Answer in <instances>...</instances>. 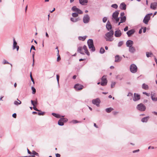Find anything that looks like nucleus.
<instances>
[{
    "label": "nucleus",
    "mask_w": 157,
    "mask_h": 157,
    "mask_svg": "<svg viewBox=\"0 0 157 157\" xmlns=\"http://www.w3.org/2000/svg\"><path fill=\"white\" fill-rule=\"evenodd\" d=\"M114 32L113 30H110L105 34V38L106 41L111 42L113 40V38Z\"/></svg>",
    "instance_id": "f257e3e1"
},
{
    "label": "nucleus",
    "mask_w": 157,
    "mask_h": 157,
    "mask_svg": "<svg viewBox=\"0 0 157 157\" xmlns=\"http://www.w3.org/2000/svg\"><path fill=\"white\" fill-rule=\"evenodd\" d=\"M119 12L118 11H116L113 14L112 17V21L116 23H117L119 21L120 17H118Z\"/></svg>",
    "instance_id": "f03ea898"
},
{
    "label": "nucleus",
    "mask_w": 157,
    "mask_h": 157,
    "mask_svg": "<svg viewBox=\"0 0 157 157\" xmlns=\"http://www.w3.org/2000/svg\"><path fill=\"white\" fill-rule=\"evenodd\" d=\"M87 44L89 49H91L92 52L95 51V48L94 45L93 41L92 39H89L87 41Z\"/></svg>",
    "instance_id": "7ed1b4c3"
},
{
    "label": "nucleus",
    "mask_w": 157,
    "mask_h": 157,
    "mask_svg": "<svg viewBox=\"0 0 157 157\" xmlns=\"http://www.w3.org/2000/svg\"><path fill=\"white\" fill-rule=\"evenodd\" d=\"M130 70L132 73H135L137 71V67L135 64H132L130 66Z\"/></svg>",
    "instance_id": "20e7f679"
},
{
    "label": "nucleus",
    "mask_w": 157,
    "mask_h": 157,
    "mask_svg": "<svg viewBox=\"0 0 157 157\" xmlns=\"http://www.w3.org/2000/svg\"><path fill=\"white\" fill-rule=\"evenodd\" d=\"M136 108L138 110L141 111H144L146 109V107L144 105L141 103L137 105Z\"/></svg>",
    "instance_id": "39448f33"
},
{
    "label": "nucleus",
    "mask_w": 157,
    "mask_h": 157,
    "mask_svg": "<svg viewBox=\"0 0 157 157\" xmlns=\"http://www.w3.org/2000/svg\"><path fill=\"white\" fill-rule=\"evenodd\" d=\"M71 10L74 12H75L79 14H82L83 13L82 11L80 10L79 9L77 8V7L75 6H73L71 8Z\"/></svg>",
    "instance_id": "423d86ee"
},
{
    "label": "nucleus",
    "mask_w": 157,
    "mask_h": 157,
    "mask_svg": "<svg viewBox=\"0 0 157 157\" xmlns=\"http://www.w3.org/2000/svg\"><path fill=\"white\" fill-rule=\"evenodd\" d=\"M105 77L106 76L104 75L101 78V85L102 86H105L107 85V81Z\"/></svg>",
    "instance_id": "0eeeda50"
},
{
    "label": "nucleus",
    "mask_w": 157,
    "mask_h": 157,
    "mask_svg": "<svg viewBox=\"0 0 157 157\" xmlns=\"http://www.w3.org/2000/svg\"><path fill=\"white\" fill-rule=\"evenodd\" d=\"M90 17L87 14L85 15L83 18V22L85 24L88 23L90 21Z\"/></svg>",
    "instance_id": "6e6552de"
},
{
    "label": "nucleus",
    "mask_w": 157,
    "mask_h": 157,
    "mask_svg": "<svg viewBox=\"0 0 157 157\" xmlns=\"http://www.w3.org/2000/svg\"><path fill=\"white\" fill-rule=\"evenodd\" d=\"M101 102L100 100L98 98H97L96 99H93L92 101V103L93 104L96 105L97 106H99V104Z\"/></svg>",
    "instance_id": "1a4fd4ad"
},
{
    "label": "nucleus",
    "mask_w": 157,
    "mask_h": 157,
    "mask_svg": "<svg viewBox=\"0 0 157 157\" xmlns=\"http://www.w3.org/2000/svg\"><path fill=\"white\" fill-rule=\"evenodd\" d=\"M121 31L119 29L117 30L114 32V36L116 37H120L121 36Z\"/></svg>",
    "instance_id": "9d476101"
},
{
    "label": "nucleus",
    "mask_w": 157,
    "mask_h": 157,
    "mask_svg": "<svg viewBox=\"0 0 157 157\" xmlns=\"http://www.w3.org/2000/svg\"><path fill=\"white\" fill-rule=\"evenodd\" d=\"M17 42L15 40V39L14 38L13 39V50H14L16 48L17 51H18L19 49V46L18 45H17Z\"/></svg>",
    "instance_id": "9b49d317"
},
{
    "label": "nucleus",
    "mask_w": 157,
    "mask_h": 157,
    "mask_svg": "<svg viewBox=\"0 0 157 157\" xmlns=\"http://www.w3.org/2000/svg\"><path fill=\"white\" fill-rule=\"evenodd\" d=\"M133 43H134L133 41L131 40H128L126 41V45L127 47L129 48L132 46V45L133 44Z\"/></svg>",
    "instance_id": "f8f14e48"
},
{
    "label": "nucleus",
    "mask_w": 157,
    "mask_h": 157,
    "mask_svg": "<svg viewBox=\"0 0 157 157\" xmlns=\"http://www.w3.org/2000/svg\"><path fill=\"white\" fill-rule=\"evenodd\" d=\"M83 86L82 85H80L79 84H76L74 86V88L76 90H82L83 88Z\"/></svg>",
    "instance_id": "ddd939ff"
},
{
    "label": "nucleus",
    "mask_w": 157,
    "mask_h": 157,
    "mask_svg": "<svg viewBox=\"0 0 157 157\" xmlns=\"http://www.w3.org/2000/svg\"><path fill=\"white\" fill-rule=\"evenodd\" d=\"M150 19V17L147 16L146 15L144 17L143 20V22L146 24H147L148 21Z\"/></svg>",
    "instance_id": "4468645a"
},
{
    "label": "nucleus",
    "mask_w": 157,
    "mask_h": 157,
    "mask_svg": "<svg viewBox=\"0 0 157 157\" xmlns=\"http://www.w3.org/2000/svg\"><path fill=\"white\" fill-rule=\"evenodd\" d=\"M157 7V2H154L151 4L150 8L153 10H155Z\"/></svg>",
    "instance_id": "2eb2a0df"
},
{
    "label": "nucleus",
    "mask_w": 157,
    "mask_h": 157,
    "mask_svg": "<svg viewBox=\"0 0 157 157\" xmlns=\"http://www.w3.org/2000/svg\"><path fill=\"white\" fill-rule=\"evenodd\" d=\"M140 96L138 94L135 93L133 98V100L134 101H136L139 100L140 99Z\"/></svg>",
    "instance_id": "dca6fc26"
},
{
    "label": "nucleus",
    "mask_w": 157,
    "mask_h": 157,
    "mask_svg": "<svg viewBox=\"0 0 157 157\" xmlns=\"http://www.w3.org/2000/svg\"><path fill=\"white\" fill-rule=\"evenodd\" d=\"M32 154L33 155H29L28 156H22L21 157H34L35 156L34 155H36L38 156H39V155L38 153L34 151H33L32 152Z\"/></svg>",
    "instance_id": "f3484780"
},
{
    "label": "nucleus",
    "mask_w": 157,
    "mask_h": 157,
    "mask_svg": "<svg viewBox=\"0 0 157 157\" xmlns=\"http://www.w3.org/2000/svg\"><path fill=\"white\" fill-rule=\"evenodd\" d=\"M135 32V31L134 29H132L130 30H129V31H128L126 33L127 34L128 36V37L132 35Z\"/></svg>",
    "instance_id": "a211bd4d"
},
{
    "label": "nucleus",
    "mask_w": 157,
    "mask_h": 157,
    "mask_svg": "<svg viewBox=\"0 0 157 157\" xmlns=\"http://www.w3.org/2000/svg\"><path fill=\"white\" fill-rule=\"evenodd\" d=\"M120 8L122 10H125L126 9V5L124 2H122L120 5Z\"/></svg>",
    "instance_id": "6ab92c4d"
},
{
    "label": "nucleus",
    "mask_w": 157,
    "mask_h": 157,
    "mask_svg": "<svg viewBox=\"0 0 157 157\" xmlns=\"http://www.w3.org/2000/svg\"><path fill=\"white\" fill-rule=\"evenodd\" d=\"M122 58L118 55H117L115 56V62H119L121 60Z\"/></svg>",
    "instance_id": "aec40b11"
},
{
    "label": "nucleus",
    "mask_w": 157,
    "mask_h": 157,
    "mask_svg": "<svg viewBox=\"0 0 157 157\" xmlns=\"http://www.w3.org/2000/svg\"><path fill=\"white\" fill-rule=\"evenodd\" d=\"M106 28L109 31L112 29V25L109 21H108L106 26Z\"/></svg>",
    "instance_id": "412c9836"
},
{
    "label": "nucleus",
    "mask_w": 157,
    "mask_h": 157,
    "mask_svg": "<svg viewBox=\"0 0 157 157\" xmlns=\"http://www.w3.org/2000/svg\"><path fill=\"white\" fill-rule=\"evenodd\" d=\"M128 51L130 53H134L136 51V49L135 48L132 46L129 48Z\"/></svg>",
    "instance_id": "4be33fe9"
},
{
    "label": "nucleus",
    "mask_w": 157,
    "mask_h": 157,
    "mask_svg": "<svg viewBox=\"0 0 157 157\" xmlns=\"http://www.w3.org/2000/svg\"><path fill=\"white\" fill-rule=\"evenodd\" d=\"M80 4L82 5H85L88 2L87 0H79Z\"/></svg>",
    "instance_id": "5701e85b"
},
{
    "label": "nucleus",
    "mask_w": 157,
    "mask_h": 157,
    "mask_svg": "<svg viewBox=\"0 0 157 157\" xmlns=\"http://www.w3.org/2000/svg\"><path fill=\"white\" fill-rule=\"evenodd\" d=\"M83 49L85 50V53L88 55L89 56L90 55V53L87 50V47L84 45L83 47Z\"/></svg>",
    "instance_id": "b1692460"
},
{
    "label": "nucleus",
    "mask_w": 157,
    "mask_h": 157,
    "mask_svg": "<svg viewBox=\"0 0 157 157\" xmlns=\"http://www.w3.org/2000/svg\"><path fill=\"white\" fill-rule=\"evenodd\" d=\"M142 87L143 89L146 90H148L149 89L148 86L145 83L143 84L142 86Z\"/></svg>",
    "instance_id": "393cba45"
},
{
    "label": "nucleus",
    "mask_w": 157,
    "mask_h": 157,
    "mask_svg": "<svg viewBox=\"0 0 157 157\" xmlns=\"http://www.w3.org/2000/svg\"><path fill=\"white\" fill-rule=\"evenodd\" d=\"M151 98L152 100L154 101H157V97L155 98L154 94H151Z\"/></svg>",
    "instance_id": "a878e982"
},
{
    "label": "nucleus",
    "mask_w": 157,
    "mask_h": 157,
    "mask_svg": "<svg viewBox=\"0 0 157 157\" xmlns=\"http://www.w3.org/2000/svg\"><path fill=\"white\" fill-rule=\"evenodd\" d=\"M80 19L79 17L77 18H71V20L74 22H77Z\"/></svg>",
    "instance_id": "bb28decb"
},
{
    "label": "nucleus",
    "mask_w": 157,
    "mask_h": 157,
    "mask_svg": "<svg viewBox=\"0 0 157 157\" xmlns=\"http://www.w3.org/2000/svg\"><path fill=\"white\" fill-rule=\"evenodd\" d=\"M31 102L32 105L33 106V109L34 110L37 111H40V110H38L36 107L35 106L34 101L33 100H31Z\"/></svg>",
    "instance_id": "cd10ccee"
},
{
    "label": "nucleus",
    "mask_w": 157,
    "mask_h": 157,
    "mask_svg": "<svg viewBox=\"0 0 157 157\" xmlns=\"http://www.w3.org/2000/svg\"><path fill=\"white\" fill-rule=\"evenodd\" d=\"M58 124L60 126H63L64 125V123L61 118L59 120Z\"/></svg>",
    "instance_id": "c85d7f7f"
},
{
    "label": "nucleus",
    "mask_w": 157,
    "mask_h": 157,
    "mask_svg": "<svg viewBox=\"0 0 157 157\" xmlns=\"http://www.w3.org/2000/svg\"><path fill=\"white\" fill-rule=\"evenodd\" d=\"M149 117H145L141 119V121L143 122H147L148 119Z\"/></svg>",
    "instance_id": "c756f323"
},
{
    "label": "nucleus",
    "mask_w": 157,
    "mask_h": 157,
    "mask_svg": "<svg viewBox=\"0 0 157 157\" xmlns=\"http://www.w3.org/2000/svg\"><path fill=\"white\" fill-rule=\"evenodd\" d=\"M120 22H124L126 20V17L125 16L120 17Z\"/></svg>",
    "instance_id": "7c9ffc66"
},
{
    "label": "nucleus",
    "mask_w": 157,
    "mask_h": 157,
    "mask_svg": "<svg viewBox=\"0 0 157 157\" xmlns=\"http://www.w3.org/2000/svg\"><path fill=\"white\" fill-rule=\"evenodd\" d=\"M82 49L81 47H79L77 50L78 52L80 53L82 55H84V53L83 52H82Z\"/></svg>",
    "instance_id": "2f4dec72"
},
{
    "label": "nucleus",
    "mask_w": 157,
    "mask_h": 157,
    "mask_svg": "<svg viewBox=\"0 0 157 157\" xmlns=\"http://www.w3.org/2000/svg\"><path fill=\"white\" fill-rule=\"evenodd\" d=\"M113 109L111 107H109L105 109V110L106 112L108 113H110L113 110Z\"/></svg>",
    "instance_id": "473e14b6"
},
{
    "label": "nucleus",
    "mask_w": 157,
    "mask_h": 157,
    "mask_svg": "<svg viewBox=\"0 0 157 157\" xmlns=\"http://www.w3.org/2000/svg\"><path fill=\"white\" fill-rule=\"evenodd\" d=\"M86 37V36H80L78 37V39L79 40L84 41Z\"/></svg>",
    "instance_id": "72a5a7b5"
},
{
    "label": "nucleus",
    "mask_w": 157,
    "mask_h": 157,
    "mask_svg": "<svg viewBox=\"0 0 157 157\" xmlns=\"http://www.w3.org/2000/svg\"><path fill=\"white\" fill-rule=\"evenodd\" d=\"M146 55L147 57H151L152 56H153V54L151 52H146Z\"/></svg>",
    "instance_id": "f704fd0d"
},
{
    "label": "nucleus",
    "mask_w": 157,
    "mask_h": 157,
    "mask_svg": "<svg viewBox=\"0 0 157 157\" xmlns=\"http://www.w3.org/2000/svg\"><path fill=\"white\" fill-rule=\"evenodd\" d=\"M2 63L3 64H10L11 66V67H12V64L11 63H9V62H8V61H7L5 59L3 60V61Z\"/></svg>",
    "instance_id": "c9c22d12"
},
{
    "label": "nucleus",
    "mask_w": 157,
    "mask_h": 157,
    "mask_svg": "<svg viewBox=\"0 0 157 157\" xmlns=\"http://www.w3.org/2000/svg\"><path fill=\"white\" fill-rule=\"evenodd\" d=\"M99 52L101 54H103L105 52V50L102 47H101L100 49Z\"/></svg>",
    "instance_id": "e433bc0d"
},
{
    "label": "nucleus",
    "mask_w": 157,
    "mask_h": 157,
    "mask_svg": "<svg viewBox=\"0 0 157 157\" xmlns=\"http://www.w3.org/2000/svg\"><path fill=\"white\" fill-rule=\"evenodd\" d=\"M78 13H72V15L74 17H77L78 16Z\"/></svg>",
    "instance_id": "4c0bfd02"
},
{
    "label": "nucleus",
    "mask_w": 157,
    "mask_h": 157,
    "mask_svg": "<svg viewBox=\"0 0 157 157\" xmlns=\"http://www.w3.org/2000/svg\"><path fill=\"white\" fill-rule=\"evenodd\" d=\"M57 56H58V57L57 58V61L58 62L61 59L60 56L59 55V50H58V53H57Z\"/></svg>",
    "instance_id": "58836bf2"
},
{
    "label": "nucleus",
    "mask_w": 157,
    "mask_h": 157,
    "mask_svg": "<svg viewBox=\"0 0 157 157\" xmlns=\"http://www.w3.org/2000/svg\"><path fill=\"white\" fill-rule=\"evenodd\" d=\"M123 44V41H120L118 44L117 46L118 47H121Z\"/></svg>",
    "instance_id": "ea45409f"
},
{
    "label": "nucleus",
    "mask_w": 157,
    "mask_h": 157,
    "mask_svg": "<svg viewBox=\"0 0 157 157\" xmlns=\"http://www.w3.org/2000/svg\"><path fill=\"white\" fill-rule=\"evenodd\" d=\"M31 89L32 90V94H35L36 92V89L33 86L32 87Z\"/></svg>",
    "instance_id": "a19ab883"
},
{
    "label": "nucleus",
    "mask_w": 157,
    "mask_h": 157,
    "mask_svg": "<svg viewBox=\"0 0 157 157\" xmlns=\"http://www.w3.org/2000/svg\"><path fill=\"white\" fill-rule=\"evenodd\" d=\"M111 7L114 8L116 9L117 8L118 6L117 4H114L112 5Z\"/></svg>",
    "instance_id": "79ce46f5"
},
{
    "label": "nucleus",
    "mask_w": 157,
    "mask_h": 157,
    "mask_svg": "<svg viewBox=\"0 0 157 157\" xmlns=\"http://www.w3.org/2000/svg\"><path fill=\"white\" fill-rule=\"evenodd\" d=\"M116 84V82H112L111 83V88H113L115 86V84Z\"/></svg>",
    "instance_id": "37998d69"
},
{
    "label": "nucleus",
    "mask_w": 157,
    "mask_h": 157,
    "mask_svg": "<svg viewBox=\"0 0 157 157\" xmlns=\"http://www.w3.org/2000/svg\"><path fill=\"white\" fill-rule=\"evenodd\" d=\"M40 112L38 113V114L39 115H43L44 113H45V112H42L40 110V111H39Z\"/></svg>",
    "instance_id": "c03bdc74"
},
{
    "label": "nucleus",
    "mask_w": 157,
    "mask_h": 157,
    "mask_svg": "<svg viewBox=\"0 0 157 157\" xmlns=\"http://www.w3.org/2000/svg\"><path fill=\"white\" fill-rule=\"evenodd\" d=\"M59 75H56V79L58 85H59Z\"/></svg>",
    "instance_id": "a18cd8bd"
},
{
    "label": "nucleus",
    "mask_w": 157,
    "mask_h": 157,
    "mask_svg": "<svg viewBox=\"0 0 157 157\" xmlns=\"http://www.w3.org/2000/svg\"><path fill=\"white\" fill-rule=\"evenodd\" d=\"M62 119V120H63V122H66L68 121L67 119L66 118H61Z\"/></svg>",
    "instance_id": "49530a36"
},
{
    "label": "nucleus",
    "mask_w": 157,
    "mask_h": 157,
    "mask_svg": "<svg viewBox=\"0 0 157 157\" xmlns=\"http://www.w3.org/2000/svg\"><path fill=\"white\" fill-rule=\"evenodd\" d=\"M107 20V18L106 17H104L103 18L102 21L104 23H105Z\"/></svg>",
    "instance_id": "de8ad7c7"
},
{
    "label": "nucleus",
    "mask_w": 157,
    "mask_h": 157,
    "mask_svg": "<svg viewBox=\"0 0 157 157\" xmlns=\"http://www.w3.org/2000/svg\"><path fill=\"white\" fill-rule=\"evenodd\" d=\"M71 122L73 124H76L78 122H81L78 121H77L76 120H74L71 121Z\"/></svg>",
    "instance_id": "09e8293b"
},
{
    "label": "nucleus",
    "mask_w": 157,
    "mask_h": 157,
    "mask_svg": "<svg viewBox=\"0 0 157 157\" xmlns=\"http://www.w3.org/2000/svg\"><path fill=\"white\" fill-rule=\"evenodd\" d=\"M61 117H64V116H61L59 114H57L56 117L57 118H60Z\"/></svg>",
    "instance_id": "8fccbe9b"
},
{
    "label": "nucleus",
    "mask_w": 157,
    "mask_h": 157,
    "mask_svg": "<svg viewBox=\"0 0 157 157\" xmlns=\"http://www.w3.org/2000/svg\"><path fill=\"white\" fill-rule=\"evenodd\" d=\"M34 52H33V63L32 64V66L33 67L34 65Z\"/></svg>",
    "instance_id": "3c124183"
},
{
    "label": "nucleus",
    "mask_w": 157,
    "mask_h": 157,
    "mask_svg": "<svg viewBox=\"0 0 157 157\" xmlns=\"http://www.w3.org/2000/svg\"><path fill=\"white\" fill-rule=\"evenodd\" d=\"M33 49L34 50H35V47L34 46L32 45V46H31V49H30V52H31V50Z\"/></svg>",
    "instance_id": "603ef678"
},
{
    "label": "nucleus",
    "mask_w": 157,
    "mask_h": 157,
    "mask_svg": "<svg viewBox=\"0 0 157 157\" xmlns=\"http://www.w3.org/2000/svg\"><path fill=\"white\" fill-rule=\"evenodd\" d=\"M14 104L15 105H19L18 102L16 101H15L14 102Z\"/></svg>",
    "instance_id": "864d4df0"
},
{
    "label": "nucleus",
    "mask_w": 157,
    "mask_h": 157,
    "mask_svg": "<svg viewBox=\"0 0 157 157\" xmlns=\"http://www.w3.org/2000/svg\"><path fill=\"white\" fill-rule=\"evenodd\" d=\"M133 94L132 93L129 92L127 95L128 96H131L132 97Z\"/></svg>",
    "instance_id": "5fc2aeb1"
},
{
    "label": "nucleus",
    "mask_w": 157,
    "mask_h": 157,
    "mask_svg": "<svg viewBox=\"0 0 157 157\" xmlns=\"http://www.w3.org/2000/svg\"><path fill=\"white\" fill-rule=\"evenodd\" d=\"M116 78L117 79H119L120 80H121L122 79V78H121V77H119V76L118 75H117V76Z\"/></svg>",
    "instance_id": "6e6d98bb"
},
{
    "label": "nucleus",
    "mask_w": 157,
    "mask_h": 157,
    "mask_svg": "<svg viewBox=\"0 0 157 157\" xmlns=\"http://www.w3.org/2000/svg\"><path fill=\"white\" fill-rule=\"evenodd\" d=\"M128 26H126L125 27L124 29V31L125 32L127 31H128Z\"/></svg>",
    "instance_id": "4d7b16f0"
},
{
    "label": "nucleus",
    "mask_w": 157,
    "mask_h": 157,
    "mask_svg": "<svg viewBox=\"0 0 157 157\" xmlns=\"http://www.w3.org/2000/svg\"><path fill=\"white\" fill-rule=\"evenodd\" d=\"M140 151L139 149H137L135 150H134L132 151L133 153H135L137 152H138Z\"/></svg>",
    "instance_id": "13d9d810"
},
{
    "label": "nucleus",
    "mask_w": 157,
    "mask_h": 157,
    "mask_svg": "<svg viewBox=\"0 0 157 157\" xmlns=\"http://www.w3.org/2000/svg\"><path fill=\"white\" fill-rule=\"evenodd\" d=\"M146 27H144L143 29V32L144 33H145L146 31Z\"/></svg>",
    "instance_id": "bf43d9fd"
},
{
    "label": "nucleus",
    "mask_w": 157,
    "mask_h": 157,
    "mask_svg": "<svg viewBox=\"0 0 157 157\" xmlns=\"http://www.w3.org/2000/svg\"><path fill=\"white\" fill-rule=\"evenodd\" d=\"M12 116L14 118H16V117H17V114L16 113H13V115H12Z\"/></svg>",
    "instance_id": "052dcab7"
},
{
    "label": "nucleus",
    "mask_w": 157,
    "mask_h": 157,
    "mask_svg": "<svg viewBox=\"0 0 157 157\" xmlns=\"http://www.w3.org/2000/svg\"><path fill=\"white\" fill-rule=\"evenodd\" d=\"M27 152L30 155L32 154V152H30L28 148H27Z\"/></svg>",
    "instance_id": "680f3d73"
},
{
    "label": "nucleus",
    "mask_w": 157,
    "mask_h": 157,
    "mask_svg": "<svg viewBox=\"0 0 157 157\" xmlns=\"http://www.w3.org/2000/svg\"><path fill=\"white\" fill-rule=\"evenodd\" d=\"M56 157H60V155L58 153L56 154Z\"/></svg>",
    "instance_id": "e2e57ef3"
},
{
    "label": "nucleus",
    "mask_w": 157,
    "mask_h": 157,
    "mask_svg": "<svg viewBox=\"0 0 157 157\" xmlns=\"http://www.w3.org/2000/svg\"><path fill=\"white\" fill-rule=\"evenodd\" d=\"M124 15V12H122L121 13V17H123Z\"/></svg>",
    "instance_id": "0e129e2a"
},
{
    "label": "nucleus",
    "mask_w": 157,
    "mask_h": 157,
    "mask_svg": "<svg viewBox=\"0 0 157 157\" xmlns=\"http://www.w3.org/2000/svg\"><path fill=\"white\" fill-rule=\"evenodd\" d=\"M152 15V13H150L148 14H147V16H148L150 17H151V16Z\"/></svg>",
    "instance_id": "69168bd1"
},
{
    "label": "nucleus",
    "mask_w": 157,
    "mask_h": 157,
    "mask_svg": "<svg viewBox=\"0 0 157 157\" xmlns=\"http://www.w3.org/2000/svg\"><path fill=\"white\" fill-rule=\"evenodd\" d=\"M57 114H56V113H52V114L55 117H56V115Z\"/></svg>",
    "instance_id": "338daca9"
},
{
    "label": "nucleus",
    "mask_w": 157,
    "mask_h": 157,
    "mask_svg": "<svg viewBox=\"0 0 157 157\" xmlns=\"http://www.w3.org/2000/svg\"><path fill=\"white\" fill-rule=\"evenodd\" d=\"M32 81L33 82V84H35V82L34 81L33 79V78H32L31 79Z\"/></svg>",
    "instance_id": "774afa93"
}]
</instances>
